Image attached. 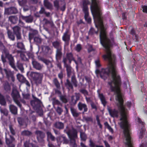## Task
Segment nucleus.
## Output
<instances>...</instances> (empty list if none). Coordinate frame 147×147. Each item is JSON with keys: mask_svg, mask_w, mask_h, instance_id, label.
<instances>
[{"mask_svg": "<svg viewBox=\"0 0 147 147\" xmlns=\"http://www.w3.org/2000/svg\"><path fill=\"white\" fill-rule=\"evenodd\" d=\"M106 54L103 55L104 59L107 61L109 64L107 68L102 69L101 71L97 69L96 74H100V77L104 80L110 75L112 77V80L108 82L110 86V89L112 92L116 94L115 100L118 102L117 106L120 113L121 117L119 123L122 129L130 126L127 118V110L123 105V100L119 86L121 85L120 78L118 74L116 65V57L112 52L111 50L105 51Z\"/></svg>", "mask_w": 147, "mask_h": 147, "instance_id": "obj_1", "label": "nucleus"}, {"mask_svg": "<svg viewBox=\"0 0 147 147\" xmlns=\"http://www.w3.org/2000/svg\"><path fill=\"white\" fill-rule=\"evenodd\" d=\"M90 9L94 17L97 18V21L95 23L97 30L96 31L93 28H91L89 30V35H92L94 34H97L99 28L100 30V43L105 48V51L111 50V48L114 43V39H110L107 36L106 31L104 29V25L101 19V10L99 0H91Z\"/></svg>", "mask_w": 147, "mask_h": 147, "instance_id": "obj_2", "label": "nucleus"}, {"mask_svg": "<svg viewBox=\"0 0 147 147\" xmlns=\"http://www.w3.org/2000/svg\"><path fill=\"white\" fill-rule=\"evenodd\" d=\"M7 34L8 38L12 41L15 40V36L16 37L17 40L22 39V34L21 33V28L19 26L16 25L12 28L13 32L8 29L7 28Z\"/></svg>", "mask_w": 147, "mask_h": 147, "instance_id": "obj_3", "label": "nucleus"}, {"mask_svg": "<svg viewBox=\"0 0 147 147\" xmlns=\"http://www.w3.org/2000/svg\"><path fill=\"white\" fill-rule=\"evenodd\" d=\"M52 44L54 47L56 49L55 55L56 59L60 60L62 56V48L61 42L60 40H56L52 42Z\"/></svg>", "mask_w": 147, "mask_h": 147, "instance_id": "obj_4", "label": "nucleus"}, {"mask_svg": "<svg viewBox=\"0 0 147 147\" xmlns=\"http://www.w3.org/2000/svg\"><path fill=\"white\" fill-rule=\"evenodd\" d=\"M82 3V10L84 13V18L86 20L88 23H90L91 20L89 17L88 8V5L90 4V2L88 0H83Z\"/></svg>", "mask_w": 147, "mask_h": 147, "instance_id": "obj_5", "label": "nucleus"}, {"mask_svg": "<svg viewBox=\"0 0 147 147\" xmlns=\"http://www.w3.org/2000/svg\"><path fill=\"white\" fill-rule=\"evenodd\" d=\"M30 76L37 85L42 83L43 77L42 73L31 72L30 73Z\"/></svg>", "mask_w": 147, "mask_h": 147, "instance_id": "obj_6", "label": "nucleus"}, {"mask_svg": "<svg viewBox=\"0 0 147 147\" xmlns=\"http://www.w3.org/2000/svg\"><path fill=\"white\" fill-rule=\"evenodd\" d=\"M65 133L68 135L70 139V143H71L73 140L76 141V139L77 138V131L75 129H73L72 131L69 129L68 126L66 127V128L64 130Z\"/></svg>", "mask_w": 147, "mask_h": 147, "instance_id": "obj_7", "label": "nucleus"}, {"mask_svg": "<svg viewBox=\"0 0 147 147\" xmlns=\"http://www.w3.org/2000/svg\"><path fill=\"white\" fill-rule=\"evenodd\" d=\"M65 133L68 135L70 139V143H71L73 140L76 141V139L77 138V131L75 129H73L72 131L69 129L68 126L66 127V128L64 130Z\"/></svg>", "mask_w": 147, "mask_h": 147, "instance_id": "obj_8", "label": "nucleus"}, {"mask_svg": "<svg viewBox=\"0 0 147 147\" xmlns=\"http://www.w3.org/2000/svg\"><path fill=\"white\" fill-rule=\"evenodd\" d=\"M124 138V143L125 147H133V140L130 136V131H123Z\"/></svg>", "mask_w": 147, "mask_h": 147, "instance_id": "obj_9", "label": "nucleus"}, {"mask_svg": "<svg viewBox=\"0 0 147 147\" xmlns=\"http://www.w3.org/2000/svg\"><path fill=\"white\" fill-rule=\"evenodd\" d=\"M11 95L16 104L20 108H21L22 105L19 100L20 96L19 92L16 89H13Z\"/></svg>", "mask_w": 147, "mask_h": 147, "instance_id": "obj_10", "label": "nucleus"}, {"mask_svg": "<svg viewBox=\"0 0 147 147\" xmlns=\"http://www.w3.org/2000/svg\"><path fill=\"white\" fill-rule=\"evenodd\" d=\"M5 142L8 147H15V139L9 133H5Z\"/></svg>", "mask_w": 147, "mask_h": 147, "instance_id": "obj_11", "label": "nucleus"}, {"mask_svg": "<svg viewBox=\"0 0 147 147\" xmlns=\"http://www.w3.org/2000/svg\"><path fill=\"white\" fill-rule=\"evenodd\" d=\"M35 133L36 135V138L38 142L42 144L44 143V138L45 137V133L39 130H36Z\"/></svg>", "mask_w": 147, "mask_h": 147, "instance_id": "obj_12", "label": "nucleus"}, {"mask_svg": "<svg viewBox=\"0 0 147 147\" xmlns=\"http://www.w3.org/2000/svg\"><path fill=\"white\" fill-rule=\"evenodd\" d=\"M71 34L69 30L67 29H66L65 32L63 33L62 39L65 42V46H68L69 45Z\"/></svg>", "mask_w": 147, "mask_h": 147, "instance_id": "obj_13", "label": "nucleus"}, {"mask_svg": "<svg viewBox=\"0 0 147 147\" xmlns=\"http://www.w3.org/2000/svg\"><path fill=\"white\" fill-rule=\"evenodd\" d=\"M17 120L20 127L24 126L25 127L30 123V121L28 117L23 118L21 117H18Z\"/></svg>", "mask_w": 147, "mask_h": 147, "instance_id": "obj_14", "label": "nucleus"}, {"mask_svg": "<svg viewBox=\"0 0 147 147\" xmlns=\"http://www.w3.org/2000/svg\"><path fill=\"white\" fill-rule=\"evenodd\" d=\"M32 97L34 100L30 101V104L34 109H37L40 106L41 102L33 95H32Z\"/></svg>", "mask_w": 147, "mask_h": 147, "instance_id": "obj_15", "label": "nucleus"}, {"mask_svg": "<svg viewBox=\"0 0 147 147\" xmlns=\"http://www.w3.org/2000/svg\"><path fill=\"white\" fill-rule=\"evenodd\" d=\"M3 71L5 72L6 78L9 81L14 82L15 80L13 74L10 70L5 68L3 69Z\"/></svg>", "mask_w": 147, "mask_h": 147, "instance_id": "obj_16", "label": "nucleus"}, {"mask_svg": "<svg viewBox=\"0 0 147 147\" xmlns=\"http://www.w3.org/2000/svg\"><path fill=\"white\" fill-rule=\"evenodd\" d=\"M42 22L44 29L48 33H50V32L49 28L47 27L48 26V25L49 24L51 27H53L54 26L53 22L48 20L47 19L45 18H44L42 20Z\"/></svg>", "mask_w": 147, "mask_h": 147, "instance_id": "obj_17", "label": "nucleus"}, {"mask_svg": "<svg viewBox=\"0 0 147 147\" xmlns=\"http://www.w3.org/2000/svg\"><path fill=\"white\" fill-rule=\"evenodd\" d=\"M8 61L9 64L11 67L16 71H18V70L15 66V61L13 57L11 54L6 57Z\"/></svg>", "mask_w": 147, "mask_h": 147, "instance_id": "obj_18", "label": "nucleus"}, {"mask_svg": "<svg viewBox=\"0 0 147 147\" xmlns=\"http://www.w3.org/2000/svg\"><path fill=\"white\" fill-rule=\"evenodd\" d=\"M32 64L33 67L37 70H42L43 67L42 64H41L35 59H33L32 61Z\"/></svg>", "mask_w": 147, "mask_h": 147, "instance_id": "obj_19", "label": "nucleus"}, {"mask_svg": "<svg viewBox=\"0 0 147 147\" xmlns=\"http://www.w3.org/2000/svg\"><path fill=\"white\" fill-rule=\"evenodd\" d=\"M80 94L79 93H75V95L71 96V98L70 103L71 105H75L77 101L79 100L80 98Z\"/></svg>", "mask_w": 147, "mask_h": 147, "instance_id": "obj_20", "label": "nucleus"}, {"mask_svg": "<svg viewBox=\"0 0 147 147\" xmlns=\"http://www.w3.org/2000/svg\"><path fill=\"white\" fill-rule=\"evenodd\" d=\"M137 120L140 124H141L142 125V128L140 131L139 137L140 138L142 139L143 137L145 131V129L144 127V123L142 121L141 119L139 118H138Z\"/></svg>", "mask_w": 147, "mask_h": 147, "instance_id": "obj_21", "label": "nucleus"}, {"mask_svg": "<svg viewBox=\"0 0 147 147\" xmlns=\"http://www.w3.org/2000/svg\"><path fill=\"white\" fill-rule=\"evenodd\" d=\"M78 107L80 111L83 110L82 114H84L85 112H87L88 110L87 105L85 103H83L81 102H78Z\"/></svg>", "mask_w": 147, "mask_h": 147, "instance_id": "obj_22", "label": "nucleus"}, {"mask_svg": "<svg viewBox=\"0 0 147 147\" xmlns=\"http://www.w3.org/2000/svg\"><path fill=\"white\" fill-rule=\"evenodd\" d=\"M41 47L42 52L44 54L49 55L52 53V51L49 46L42 45L41 46Z\"/></svg>", "mask_w": 147, "mask_h": 147, "instance_id": "obj_23", "label": "nucleus"}, {"mask_svg": "<svg viewBox=\"0 0 147 147\" xmlns=\"http://www.w3.org/2000/svg\"><path fill=\"white\" fill-rule=\"evenodd\" d=\"M107 110L111 117H118L119 112L117 110H116L115 109H112L109 107L107 108Z\"/></svg>", "mask_w": 147, "mask_h": 147, "instance_id": "obj_24", "label": "nucleus"}, {"mask_svg": "<svg viewBox=\"0 0 147 147\" xmlns=\"http://www.w3.org/2000/svg\"><path fill=\"white\" fill-rule=\"evenodd\" d=\"M20 17L22 20H25L27 23H31L33 21V17L32 16L30 15L28 16H24L22 15H21Z\"/></svg>", "mask_w": 147, "mask_h": 147, "instance_id": "obj_25", "label": "nucleus"}, {"mask_svg": "<svg viewBox=\"0 0 147 147\" xmlns=\"http://www.w3.org/2000/svg\"><path fill=\"white\" fill-rule=\"evenodd\" d=\"M8 21L10 22L11 24H15L17 23L18 18L16 16H11L8 18Z\"/></svg>", "mask_w": 147, "mask_h": 147, "instance_id": "obj_26", "label": "nucleus"}, {"mask_svg": "<svg viewBox=\"0 0 147 147\" xmlns=\"http://www.w3.org/2000/svg\"><path fill=\"white\" fill-rule=\"evenodd\" d=\"M70 111L72 116L75 118L78 117L80 114L76 109L72 107H70Z\"/></svg>", "mask_w": 147, "mask_h": 147, "instance_id": "obj_27", "label": "nucleus"}, {"mask_svg": "<svg viewBox=\"0 0 147 147\" xmlns=\"http://www.w3.org/2000/svg\"><path fill=\"white\" fill-rule=\"evenodd\" d=\"M40 60L44 63L47 65L48 68H51L53 67L51 62L49 60L42 58L40 59Z\"/></svg>", "mask_w": 147, "mask_h": 147, "instance_id": "obj_28", "label": "nucleus"}, {"mask_svg": "<svg viewBox=\"0 0 147 147\" xmlns=\"http://www.w3.org/2000/svg\"><path fill=\"white\" fill-rule=\"evenodd\" d=\"M65 68L66 69L67 75L69 78L71 76H72L74 75H75L74 73L71 66Z\"/></svg>", "mask_w": 147, "mask_h": 147, "instance_id": "obj_29", "label": "nucleus"}, {"mask_svg": "<svg viewBox=\"0 0 147 147\" xmlns=\"http://www.w3.org/2000/svg\"><path fill=\"white\" fill-rule=\"evenodd\" d=\"M54 126L59 130L63 129L64 128L63 123L60 121H57L54 124Z\"/></svg>", "mask_w": 147, "mask_h": 147, "instance_id": "obj_30", "label": "nucleus"}, {"mask_svg": "<svg viewBox=\"0 0 147 147\" xmlns=\"http://www.w3.org/2000/svg\"><path fill=\"white\" fill-rule=\"evenodd\" d=\"M9 107L11 113L15 115L17 114L18 109L17 107L13 105H11L9 106Z\"/></svg>", "mask_w": 147, "mask_h": 147, "instance_id": "obj_31", "label": "nucleus"}, {"mask_svg": "<svg viewBox=\"0 0 147 147\" xmlns=\"http://www.w3.org/2000/svg\"><path fill=\"white\" fill-rule=\"evenodd\" d=\"M23 63L19 61H18L16 63V66L22 73L24 72V68L23 67Z\"/></svg>", "mask_w": 147, "mask_h": 147, "instance_id": "obj_32", "label": "nucleus"}, {"mask_svg": "<svg viewBox=\"0 0 147 147\" xmlns=\"http://www.w3.org/2000/svg\"><path fill=\"white\" fill-rule=\"evenodd\" d=\"M38 33L37 30H32L29 34V38L30 42L34 37V36Z\"/></svg>", "mask_w": 147, "mask_h": 147, "instance_id": "obj_33", "label": "nucleus"}, {"mask_svg": "<svg viewBox=\"0 0 147 147\" xmlns=\"http://www.w3.org/2000/svg\"><path fill=\"white\" fill-rule=\"evenodd\" d=\"M98 96L102 102V104L104 106H105L107 102L106 101L105 97L102 94L98 93Z\"/></svg>", "mask_w": 147, "mask_h": 147, "instance_id": "obj_34", "label": "nucleus"}, {"mask_svg": "<svg viewBox=\"0 0 147 147\" xmlns=\"http://www.w3.org/2000/svg\"><path fill=\"white\" fill-rule=\"evenodd\" d=\"M65 86L69 90L70 89H73V87L71 83L68 79H67L65 83Z\"/></svg>", "mask_w": 147, "mask_h": 147, "instance_id": "obj_35", "label": "nucleus"}, {"mask_svg": "<svg viewBox=\"0 0 147 147\" xmlns=\"http://www.w3.org/2000/svg\"><path fill=\"white\" fill-rule=\"evenodd\" d=\"M66 57L68 59L69 64H70L72 60L74 58L73 54L71 52L67 53Z\"/></svg>", "mask_w": 147, "mask_h": 147, "instance_id": "obj_36", "label": "nucleus"}, {"mask_svg": "<svg viewBox=\"0 0 147 147\" xmlns=\"http://www.w3.org/2000/svg\"><path fill=\"white\" fill-rule=\"evenodd\" d=\"M44 6L48 9H51L53 7L52 4L48 0H44Z\"/></svg>", "mask_w": 147, "mask_h": 147, "instance_id": "obj_37", "label": "nucleus"}, {"mask_svg": "<svg viewBox=\"0 0 147 147\" xmlns=\"http://www.w3.org/2000/svg\"><path fill=\"white\" fill-rule=\"evenodd\" d=\"M21 134L23 136L30 137L32 135V133L28 130H24L22 131Z\"/></svg>", "mask_w": 147, "mask_h": 147, "instance_id": "obj_38", "label": "nucleus"}, {"mask_svg": "<svg viewBox=\"0 0 147 147\" xmlns=\"http://www.w3.org/2000/svg\"><path fill=\"white\" fill-rule=\"evenodd\" d=\"M0 112L3 115L7 116L9 112L7 109L5 108H2L0 107Z\"/></svg>", "mask_w": 147, "mask_h": 147, "instance_id": "obj_39", "label": "nucleus"}, {"mask_svg": "<svg viewBox=\"0 0 147 147\" xmlns=\"http://www.w3.org/2000/svg\"><path fill=\"white\" fill-rule=\"evenodd\" d=\"M0 104L2 105L5 106L6 105V100L3 95L0 93Z\"/></svg>", "mask_w": 147, "mask_h": 147, "instance_id": "obj_40", "label": "nucleus"}, {"mask_svg": "<svg viewBox=\"0 0 147 147\" xmlns=\"http://www.w3.org/2000/svg\"><path fill=\"white\" fill-rule=\"evenodd\" d=\"M47 138L49 139H50L51 141H54L56 140V138L51 133L50 131H47L46 132Z\"/></svg>", "mask_w": 147, "mask_h": 147, "instance_id": "obj_41", "label": "nucleus"}, {"mask_svg": "<svg viewBox=\"0 0 147 147\" xmlns=\"http://www.w3.org/2000/svg\"><path fill=\"white\" fill-rule=\"evenodd\" d=\"M17 47L21 50L25 51V49L24 45L22 42H18L17 43Z\"/></svg>", "mask_w": 147, "mask_h": 147, "instance_id": "obj_42", "label": "nucleus"}, {"mask_svg": "<svg viewBox=\"0 0 147 147\" xmlns=\"http://www.w3.org/2000/svg\"><path fill=\"white\" fill-rule=\"evenodd\" d=\"M16 76L18 81L22 83L24 82V81L26 79L23 75L19 73L18 74L16 75Z\"/></svg>", "mask_w": 147, "mask_h": 147, "instance_id": "obj_43", "label": "nucleus"}, {"mask_svg": "<svg viewBox=\"0 0 147 147\" xmlns=\"http://www.w3.org/2000/svg\"><path fill=\"white\" fill-rule=\"evenodd\" d=\"M71 81L74 86L76 87H77L78 82L75 75H74L71 76Z\"/></svg>", "mask_w": 147, "mask_h": 147, "instance_id": "obj_44", "label": "nucleus"}, {"mask_svg": "<svg viewBox=\"0 0 147 147\" xmlns=\"http://www.w3.org/2000/svg\"><path fill=\"white\" fill-rule=\"evenodd\" d=\"M4 88L7 92L10 91L11 90V87L9 84L6 82L3 85Z\"/></svg>", "mask_w": 147, "mask_h": 147, "instance_id": "obj_45", "label": "nucleus"}, {"mask_svg": "<svg viewBox=\"0 0 147 147\" xmlns=\"http://www.w3.org/2000/svg\"><path fill=\"white\" fill-rule=\"evenodd\" d=\"M53 82L57 88H60L61 87L60 84L57 78H55L53 79Z\"/></svg>", "mask_w": 147, "mask_h": 147, "instance_id": "obj_46", "label": "nucleus"}, {"mask_svg": "<svg viewBox=\"0 0 147 147\" xmlns=\"http://www.w3.org/2000/svg\"><path fill=\"white\" fill-rule=\"evenodd\" d=\"M80 138L81 140L83 141H85L87 138V137L85 133L80 131Z\"/></svg>", "mask_w": 147, "mask_h": 147, "instance_id": "obj_47", "label": "nucleus"}, {"mask_svg": "<svg viewBox=\"0 0 147 147\" xmlns=\"http://www.w3.org/2000/svg\"><path fill=\"white\" fill-rule=\"evenodd\" d=\"M53 104L54 105L62 106V104L56 98H53L52 99Z\"/></svg>", "mask_w": 147, "mask_h": 147, "instance_id": "obj_48", "label": "nucleus"}, {"mask_svg": "<svg viewBox=\"0 0 147 147\" xmlns=\"http://www.w3.org/2000/svg\"><path fill=\"white\" fill-rule=\"evenodd\" d=\"M83 120L86 121V123L93 122V118L92 117L83 116Z\"/></svg>", "mask_w": 147, "mask_h": 147, "instance_id": "obj_49", "label": "nucleus"}, {"mask_svg": "<svg viewBox=\"0 0 147 147\" xmlns=\"http://www.w3.org/2000/svg\"><path fill=\"white\" fill-rule=\"evenodd\" d=\"M66 7V3L63 1L60 4V6H59V9L60 10L63 11L65 10Z\"/></svg>", "mask_w": 147, "mask_h": 147, "instance_id": "obj_50", "label": "nucleus"}, {"mask_svg": "<svg viewBox=\"0 0 147 147\" xmlns=\"http://www.w3.org/2000/svg\"><path fill=\"white\" fill-rule=\"evenodd\" d=\"M68 61V59L66 57H63V58L62 62H63L64 64V66L65 67L70 66V64H69H69L67 63Z\"/></svg>", "mask_w": 147, "mask_h": 147, "instance_id": "obj_51", "label": "nucleus"}, {"mask_svg": "<svg viewBox=\"0 0 147 147\" xmlns=\"http://www.w3.org/2000/svg\"><path fill=\"white\" fill-rule=\"evenodd\" d=\"M53 4L54 7L57 10H58L59 8V0H55L53 1Z\"/></svg>", "mask_w": 147, "mask_h": 147, "instance_id": "obj_52", "label": "nucleus"}, {"mask_svg": "<svg viewBox=\"0 0 147 147\" xmlns=\"http://www.w3.org/2000/svg\"><path fill=\"white\" fill-rule=\"evenodd\" d=\"M34 42L36 43L37 44H40L42 41V39L38 36L34 37Z\"/></svg>", "mask_w": 147, "mask_h": 147, "instance_id": "obj_53", "label": "nucleus"}, {"mask_svg": "<svg viewBox=\"0 0 147 147\" xmlns=\"http://www.w3.org/2000/svg\"><path fill=\"white\" fill-rule=\"evenodd\" d=\"M59 97L60 100L63 102L66 103L67 102L68 100L65 96L61 95Z\"/></svg>", "mask_w": 147, "mask_h": 147, "instance_id": "obj_54", "label": "nucleus"}, {"mask_svg": "<svg viewBox=\"0 0 147 147\" xmlns=\"http://www.w3.org/2000/svg\"><path fill=\"white\" fill-rule=\"evenodd\" d=\"M80 92L84 94V96L85 97L89 95L88 92L87 90L85 89H82L79 90Z\"/></svg>", "mask_w": 147, "mask_h": 147, "instance_id": "obj_55", "label": "nucleus"}, {"mask_svg": "<svg viewBox=\"0 0 147 147\" xmlns=\"http://www.w3.org/2000/svg\"><path fill=\"white\" fill-rule=\"evenodd\" d=\"M61 89V87H60V89L56 88H55L54 89V90L55 91V93L56 94H57L59 97L62 95L61 92L60 91Z\"/></svg>", "mask_w": 147, "mask_h": 147, "instance_id": "obj_56", "label": "nucleus"}, {"mask_svg": "<svg viewBox=\"0 0 147 147\" xmlns=\"http://www.w3.org/2000/svg\"><path fill=\"white\" fill-rule=\"evenodd\" d=\"M11 7L6 8L5 9L4 13L7 15L12 14Z\"/></svg>", "mask_w": 147, "mask_h": 147, "instance_id": "obj_57", "label": "nucleus"}, {"mask_svg": "<svg viewBox=\"0 0 147 147\" xmlns=\"http://www.w3.org/2000/svg\"><path fill=\"white\" fill-rule=\"evenodd\" d=\"M55 110L59 115H61L63 112L62 109L59 106H58L56 108Z\"/></svg>", "mask_w": 147, "mask_h": 147, "instance_id": "obj_58", "label": "nucleus"}, {"mask_svg": "<svg viewBox=\"0 0 147 147\" xmlns=\"http://www.w3.org/2000/svg\"><path fill=\"white\" fill-rule=\"evenodd\" d=\"M9 128L11 134L13 135H15L16 134V132L14 129L13 127V126L11 125H9Z\"/></svg>", "mask_w": 147, "mask_h": 147, "instance_id": "obj_59", "label": "nucleus"}, {"mask_svg": "<svg viewBox=\"0 0 147 147\" xmlns=\"http://www.w3.org/2000/svg\"><path fill=\"white\" fill-rule=\"evenodd\" d=\"M130 33L133 36H134L135 37V39H136V41H138V36L135 33V31L134 30V29L133 28H132L131 30V31H130Z\"/></svg>", "mask_w": 147, "mask_h": 147, "instance_id": "obj_60", "label": "nucleus"}, {"mask_svg": "<svg viewBox=\"0 0 147 147\" xmlns=\"http://www.w3.org/2000/svg\"><path fill=\"white\" fill-rule=\"evenodd\" d=\"M60 139H62L63 141V143L65 144L68 143L69 141L65 137L62 136L60 137Z\"/></svg>", "mask_w": 147, "mask_h": 147, "instance_id": "obj_61", "label": "nucleus"}, {"mask_svg": "<svg viewBox=\"0 0 147 147\" xmlns=\"http://www.w3.org/2000/svg\"><path fill=\"white\" fill-rule=\"evenodd\" d=\"M89 145L90 147H95L96 145H95V143L93 140L92 139H90L89 140Z\"/></svg>", "mask_w": 147, "mask_h": 147, "instance_id": "obj_62", "label": "nucleus"}, {"mask_svg": "<svg viewBox=\"0 0 147 147\" xmlns=\"http://www.w3.org/2000/svg\"><path fill=\"white\" fill-rule=\"evenodd\" d=\"M12 14H16L18 12V10L16 7H11Z\"/></svg>", "mask_w": 147, "mask_h": 147, "instance_id": "obj_63", "label": "nucleus"}, {"mask_svg": "<svg viewBox=\"0 0 147 147\" xmlns=\"http://www.w3.org/2000/svg\"><path fill=\"white\" fill-rule=\"evenodd\" d=\"M82 49V45L80 44H77L75 48L76 50L78 52H79Z\"/></svg>", "mask_w": 147, "mask_h": 147, "instance_id": "obj_64", "label": "nucleus"}]
</instances>
